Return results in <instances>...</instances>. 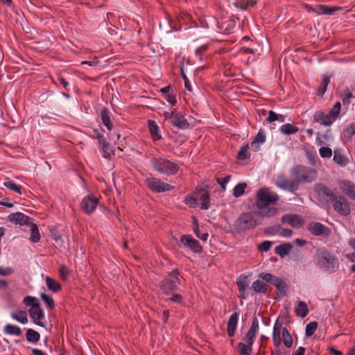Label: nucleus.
<instances>
[{
    "label": "nucleus",
    "instance_id": "obj_1",
    "mask_svg": "<svg viewBox=\"0 0 355 355\" xmlns=\"http://www.w3.org/2000/svg\"><path fill=\"white\" fill-rule=\"evenodd\" d=\"M293 179H288L285 175L282 174L277 177L276 186L291 193L297 195L295 192L300 188L301 183H311L318 178L317 171L311 167L304 165H296L291 171Z\"/></svg>",
    "mask_w": 355,
    "mask_h": 355
},
{
    "label": "nucleus",
    "instance_id": "obj_2",
    "mask_svg": "<svg viewBox=\"0 0 355 355\" xmlns=\"http://www.w3.org/2000/svg\"><path fill=\"white\" fill-rule=\"evenodd\" d=\"M279 196L271 191L268 187H261L256 193L255 206L258 211L256 214L261 218H270L277 215L278 208L270 207V205H276L279 200Z\"/></svg>",
    "mask_w": 355,
    "mask_h": 355
},
{
    "label": "nucleus",
    "instance_id": "obj_3",
    "mask_svg": "<svg viewBox=\"0 0 355 355\" xmlns=\"http://www.w3.org/2000/svg\"><path fill=\"white\" fill-rule=\"evenodd\" d=\"M150 162L155 171L168 176L176 174L180 168L177 163L163 157H153Z\"/></svg>",
    "mask_w": 355,
    "mask_h": 355
},
{
    "label": "nucleus",
    "instance_id": "obj_4",
    "mask_svg": "<svg viewBox=\"0 0 355 355\" xmlns=\"http://www.w3.org/2000/svg\"><path fill=\"white\" fill-rule=\"evenodd\" d=\"M257 211H250L242 213L235 220L234 226L236 232H241L251 229H254L258 223L256 216L259 214H256Z\"/></svg>",
    "mask_w": 355,
    "mask_h": 355
},
{
    "label": "nucleus",
    "instance_id": "obj_5",
    "mask_svg": "<svg viewBox=\"0 0 355 355\" xmlns=\"http://www.w3.org/2000/svg\"><path fill=\"white\" fill-rule=\"evenodd\" d=\"M179 277L180 272L178 268H175L168 272L159 284V288L162 293L165 295L173 294L180 285Z\"/></svg>",
    "mask_w": 355,
    "mask_h": 355
},
{
    "label": "nucleus",
    "instance_id": "obj_6",
    "mask_svg": "<svg viewBox=\"0 0 355 355\" xmlns=\"http://www.w3.org/2000/svg\"><path fill=\"white\" fill-rule=\"evenodd\" d=\"M341 108L340 102H336L329 113L323 111H317L314 115L313 119L315 122L320 123L324 126L331 125L338 117Z\"/></svg>",
    "mask_w": 355,
    "mask_h": 355
},
{
    "label": "nucleus",
    "instance_id": "obj_7",
    "mask_svg": "<svg viewBox=\"0 0 355 355\" xmlns=\"http://www.w3.org/2000/svg\"><path fill=\"white\" fill-rule=\"evenodd\" d=\"M318 265L320 268H323L325 271L330 273L335 271L336 265L338 263L336 262V257L334 254L329 252L322 250L317 254Z\"/></svg>",
    "mask_w": 355,
    "mask_h": 355
},
{
    "label": "nucleus",
    "instance_id": "obj_8",
    "mask_svg": "<svg viewBox=\"0 0 355 355\" xmlns=\"http://www.w3.org/2000/svg\"><path fill=\"white\" fill-rule=\"evenodd\" d=\"M314 191L316 194V198L321 203L329 204V202H333L338 196L329 187L322 183L315 184L314 185Z\"/></svg>",
    "mask_w": 355,
    "mask_h": 355
},
{
    "label": "nucleus",
    "instance_id": "obj_9",
    "mask_svg": "<svg viewBox=\"0 0 355 355\" xmlns=\"http://www.w3.org/2000/svg\"><path fill=\"white\" fill-rule=\"evenodd\" d=\"M144 182L147 187L155 193L171 191L175 189V187L163 182L159 178L154 177L146 178Z\"/></svg>",
    "mask_w": 355,
    "mask_h": 355
},
{
    "label": "nucleus",
    "instance_id": "obj_10",
    "mask_svg": "<svg viewBox=\"0 0 355 355\" xmlns=\"http://www.w3.org/2000/svg\"><path fill=\"white\" fill-rule=\"evenodd\" d=\"M178 246L180 248H189L194 253H200L203 249L199 241L194 239L190 234L182 235L178 243Z\"/></svg>",
    "mask_w": 355,
    "mask_h": 355
},
{
    "label": "nucleus",
    "instance_id": "obj_11",
    "mask_svg": "<svg viewBox=\"0 0 355 355\" xmlns=\"http://www.w3.org/2000/svg\"><path fill=\"white\" fill-rule=\"evenodd\" d=\"M333 207L339 215L347 216L351 213L350 205L347 199L343 196H338L333 202Z\"/></svg>",
    "mask_w": 355,
    "mask_h": 355
},
{
    "label": "nucleus",
    "instance_id": "obj_12",
    "mask_svg": "<svg viewBox=\"0 0 355 355\" xmlns=\"http://www.w3.org/2000/svg\"><path fill=\"white\" fill-rule=\"evenodd\" d=\"M306 230L316 236L328 237L331 233L329 227L320 222L315 221L310 222L306 226Z\"/></svg>",
    "mask_w": 355,
    "mask_h": 355
},
{
    "label": "nucleus",
    "instance_id": "obj_13",
    "mask_svg": "<svg viewBox=\"0 0 355 355\" xmlns=\"http://www.w3.org/2000/svg\"><path fill=\"white\" fill-rule=\"evenodd\" d=\"M99 200L94 194H89L83 198L80 202V208L86 214H92L96 209Z\"/></svg>",
    "mask_w": 355,
    "mask_h": 355
},
{
    "label": "nucleus",
    "instance_id": "obj_14",
    "mask_svg": "<svg viewBox=\"0 0 355 355\" xmlns=\"http://www.w3.org/2000/svg\"><path fill=\"white\" fill-rule=\"evenodd\" d=\"M208 186L205 185L204 187L197 186L195 189L194 193L200 195V200L201 201L202 209L207 210L209 208L210 204V194L207 190Z\"/></svg>",
    "mask_w": 355,
    "mask_h": 355
},
{
    "label": "nucleus",
    "instance_id": "obj_15",
    "mask_svg": "<svg viewBox=\"0 0 355 355\" xmlns=\"http://www.w3.org/2000/svg\"><path fill=\"white\" fill-rule=\"evenodd\" d=\"M282 222L290 225L293 228L299 229L304 225V220L300 215L286 214L282 216Z\"/></svg>",
    "mask_w": 355,
    "mask_h": 355
},
{
    "label": "nucleus",
    "instance_id": "obj_16",
    "mask_svg": "<svg viewBox=\"0 0 355 355\" xmlns=\"http://www.w3.org/2000/svg\"><path fill=\"white\" fill-rule=\"evenodd\" d=\"M8 220L15 225H29L33 223V219L24 214L17 211L8 215Z\"/></svg>",
    "mask_w": 355,
    "mask_h": 355
},
{
    "label": "nucleus",
    "instance_id": "obj_17",
    "mask_svg": "<svg viewBox=\"0 0 355 355\" xmlns=\"http://www.w3.org/2000/svg\"><path fill=\"white\" fill-rule=\"evenodd\" d=\"M29 314L35 324L42 327H44V322L40 321L44 318V313L43 310L40 308V305L38 306L37 308L31 309L29 310Z\"/></svg>",
    "mask_w": 355,
    "mask_h": 355
},
{
    "label": "nucleus",
    "instance_id": "obj_18",
    "mask_svg": "<svg viewBox=\"0 0 355 355\" xmlns=\"http://www.w3.org/2000/svg\"><path fill=\"white\" fill-rule=\"evenodd\" d=\"M239 313L238 312L233 313L227 322V335L232 338L235 335V331L237 327Z\"/></svg>",
    "mask_w": 355,
    "mask_h": 355
},
{
    "label": "nucleus",
    "instance_id": "obj_19",
    "mask_svg": "<svg viewBox=\"0 0 355 355\" xmlns=\"http://www.w3.org/2000/svg\"><path fill=\"white\" fill-rule=\"evenodd\" d=\"M236 286L239 293V297L241 299H245L247 297L245 291L249 286L248 282V277L245 275L239 276V277H238L236 279Z\"/></svg>",
    "mask_w": 355,
    "mask_h": 355
},
{
    "label": "nucleus",
    "instance_id": "obj_20",
    "mask_svg": "<svg viewBox=\"0 0 355 355\" xmlns=\"http://www.w3.org/2000/svg\"><path fill=\"white\" fill-rule=\"evenodd\" d=\"M173 121L171 123L174 127L178 128V129L187 130L189 128L190 124L188 121L184 118V116L179 113H176L175 117L173 118Z\"/></svg>",
    "mask_w": 355,
    "mask_h": 355
},
{
    "label": "nucleus",
    "instance_id": "obj_21",
    "mask_svg": "<svg viewBox=\"0 0 355 355\" xmlns=\"http://www.w3.org/2000/svg\"><path fill=\"white\" fill-rule=\"evenodd\" d=\"M112 113L110 110L107 107H103L100 112L101 119L104 125L107 128L108 130L113 129V123L111 121Z\"/></svg>",
    "mask_w": 355,
    "mask_h": 355
},
{
    "label": "nucleus",
    "instance_id": "obj_22",
    "mask_svg": "<svg viewBox=\"0 0 355 355\" xmlns=\"http://www.w3.org/2000/svg\"><path fill=\"white\" fill-rule=\"evenodd\" d=\"M338 8L336 7H331L325 5H316L314 8H311V10L318 15H332Z\"/></svg>",
    "mask_w": 355,
    "mask_h": 355
},
{
    "label": "nucleus",
    "instance_id": "obj_23",
    "mask_svg": "<svg viewBox=\"0 0 355 355\" xmlns=\"http://www.w3.org/2000/svg\"><path fill=\"white\" fill-rule=\"evenodd\" d=\"M148 125L152 139L153 141L160 140L162 139V135L157 123L155 121L148 120Z\"/></svg>",
    "mask_w": 355,
    "mask_h": 355
},
{
    "label": "nucleus",
    "instance_id": "obj_24",
    "mask_svg": "<svg viewBox=\"0 0 355 355\" xmlns=\"http://www.w3.org/2000/svg\"><path fill=\"white\" fill-rule=\"evenodd\" d=\"M276 288V293L279 297H284L286 295V292L288 289V286L284 280L279 277L277 281L273 284Z\"/></svg>",
    "mask_w": 355,
    "mask_h": 355
},
{
    "label": "nucleus",
    "instance_id": "obj_25",
    "mask_svg": "<svg viewBox=\"0 0 355 355\" xmlns=\"http://www.w3.org/2000/svg\"><path fill=\"white\" fill-rule=\"evenodd\" d=\"M268 284L260 279L254 281L250 288L254 293L262 294H266L268 292Z\"/></svg>",
    "mask_w": 355,
    "mask_h": 355
},
{
    "label": "nucleus",
    "instance_id": "obj_26",
    "mask_svg": "<svg viewBox=\"0 0 355 355\" xmlns=\"http://www.w3.org/2000/svg\"><path fill=\"white\" fill-rule=\"evenodd\" d=\"M293 246L290 243H284L275 247V252L281 258H284L289 254Z\"/></svg>",
    "mask_w": 355,
    "mask_h": 355
},
{
    "label": "nucleus",
    "instance_id": "obj_27",
    "mask_svg": "<svg viewBox=\"0 0 355 355\" xmlns=\"http://www.w3.org/2000/svg\"><path fill=\"white\" fill-rule=\"evenodd\" d=\"M279 131L285 135H290L297 133L299 128L293 123H285L281 126Z\"/></svg>",
    "mask_w": 355,
    "mask_h": 355
},
{
    "label": "nucleus",
    "instance_id": "obj_28",
    "mask_svg": "<svg viewBox=\"0 0 355 355\" xmlns=\"http://www.w3.org/2000/svg\"><path fill=\"white\" fill-rule=\"evenodd\" d=\"M295 312L297 316L305 318L309 314V309L306 303L300 301L295 307Z\"/></svg>",
    "mask_w": 355,
    "mask_h": 355
},
{
    "label": "nucleus",
    "instance_id": "obj_29",
    "mask_svg": "<svg viewBox=\"0 0 355 355\" xmlns=\"http://www.w3.org/2000/svg\"><path fill=\"white\" fill-rule=\"evenodd\" d=\"M46 284L48 289L54 293H58L62 289L60 284L50 277H46Z\"/></svg>",
    "mask_w": 355,
    "mask_h": 355
},
{
    "label": "nucleus",
    "instance_id": "obj_30",
    "mask_svg": "<svg viewBox=\"0 0 355 355\" xmlns=\"http://www.w3.org/2000/svg\"><path fill=\"white\" fill-rule=\"evenodd\" d=\"M282 342L287 348H291L293 346V338L286 327L282 328Z\"/></svg>",
    "mask_w": 355,
    "mask_h": 355
},
{
    "label": "nucleus",
    "instance_id": "obj_31",
    "mask_svg": "<svg viewBox=\"0 0 355 355\" xmlns=\"http://www.w3.org/2000/svg\"><path fill=\"white\" fill-rule=\"evenodd\" d=\"M333 160L341 166H345L348 163L347 158L343 155L339 150H334Z\"/></svg>",
    "mask_w": 355,
    "mask_h": 355
},
{
    "label": "nucleus",
    "instance_id": "obj_32",
    "mask_svg": "<svg viewBox=\"0 0 355 355\" xmlns=\"http://www.w3.org/2000/svg\"><path fill=\"white\" fill-rule=\"evenodd\" d=\"M28 226L31 227V241L33 243L39 242L40 239V235L37 225L33 222V223L29 224Z\"/></svg>",
    "mask_w": 355,
    "mask_h": 355
},
{
    "label": "nucleus",
    "instance_id": "obj_33",
    "mask_svg": "<svg viewBox=\"0 0 355 355\" xmlns=\"http://www.w3.org/2000/svg\"><path fill=\"white\" fill-rule=\"evenodd\" d=\"M26 340L32 343H37L40 339V334L34 329H28L26 334Z\"/></svg>",
    "mask_w": 355,
    "mask_h": 355
},
{
    "label": "nucleus",
    "instance_id": "obj_34",
    "mask_svg": "<svg viewBox=\"0 0 355 355\" xmlns=\"http://www.w3.org/2000/svg\"><path fill=\"white\" fill-rule=\"evenodd\" d=\"M3 331L6 334L9 335L20 336L21 334L20 327L11 324H6L3 328Z\"/></svg>",
    "mask_w": 355,
    "mask_h": 355
},
{
    "label": "nucleus",
    "instance_id": "obj_35",
    "mask_svg": "<svg viewBox=\"0 0 355 355\" xmlns=\"http://www.w3.org/2000/svg\"><path fill=\"white\" fill-rule=\"evenodd\" d=\"M247 188V184L245 182H240L237 184L233 189V195L235 198L242 196L245 193V189Z\"/></svg>",
    "mask_w": 355,
    "mask_h": 355
},
{
    "label": "nucleus",
    "instance_id": "obj_36",
    "mask_svg": "<svg viewBox=\"0 0 355 355\" xmlns=\"http://www.w3.org/2000/svg\"><path fill=\"white\" fill-rule=\"evenodd\" d=\"M11 317L21 324L28 322L27 314L24 311H19L17 313H12Z\"/></svg>",
    "mask_w": 355,
    "mask_h": 355
},
{
    "label": "nucleus",
    "instance_id": "obj_37",
    "mask_svg": "<svg viewBox=\"0 0 355 355\" xmlns=\"http://www.w3.org/2000/svg\"><path fill=\"white\" fill-rule=\"evenodd\" d=\"M259 277L263 281L272 285L275 283V282L277 281V279L279 278V277H277L268 272H261L259 274Z\"/></svg>",
    "mask_w": 355,
    "mask_h": 355
},
{
    "label": "nucleus",
    "instance_id": "obj_38",
    "mask_svg": "<svg viewBox=\"0 0 355 355\" xmlns=\"http://www.w3.org/2000/svg\"><path fill=\"white\" fill-rule=\"evenodd\" d=\"M355 96L349 89H345L341 94V100L344 106H347L352 103V100Z\"/></svg>",
    "mask_w": 355,
    "mask_h": 355
},
{
    "label": "nucleus",
    "instance_id": "obj_39",
    "mask_svg": "<svg viewBox=\"0 0 355 355\" xmlns=\"http://www.w3.org/2000/svg\"><path fill=\"white\" fill-rule=\"evenodd\" d=\"M248 149L249 146L248 144L242 146L237 154L236 158L239 160H245L247 159H250V153L248 152Z\"/></svg>",
    "mask_w": 355,
    "mask_h": 355
},
{
    "label": "nucleus",
    "instance_id": "obj_40",
    "mask_svg": "<svg viewBox=\"0 0 355 355\" xmlns=\"http://www.w3.org/2000/svg\"><path fill=\"white\" fill-rule=\"evenodd\" d=\"M40 297L49 309L53 310L55 308V302L51 296L45 293H42Z\"/></svg>",
    "mask_w": 355,
    "mask_h": 355
},
{
    "label": "nucleus",
    "instance_id": "obj_41",
    "mask_svg": "<svg viewBox=\"0 0 355 355\" xmlns=\"http://www.w3.org/2000/svg\"><path fill=\"white\" fill-rule=\"evenodd\" d=\"M3 185L8 189L14 191L19 194H21V186L17 184L14 182L8 180L3 182Z\"/></svg>",
    "mask_w": 355,
    "mask_h": 355
},
{
    "label": "nucleus",
    "instance_id": "obj_42",
    "mask_svg": "<svg viewBox=\"0 0 355 355\" xmlns=\"http://www.w3.org/2000/svg\"><path fill=\"white\" fill-rule=\"evenodd\" d=\"M266 141V135L263 129H260L251 143V147L253 148L257 143L263 144Z\"/></svg>",
    "mask_w": 355,
    "mask_h": 355
},
{
    "label": "nucleus",
    "instance_id": "obj_43",
    "mask_svg": "<svg viewBox=\"0 0 355 355\" xmlns=\"http://www.w3.org/2000/svg\"><path fill=\"white\" fill-rule=\"evenodd\" d=\"M24 303L26 306H31V309L37 308L38 306L40 305L38 302V300L36 297L32 296H26V297H24Z\"/></svg>",
    "mask_w": 355,
    "mask_h": 355
},
{
    "label": "nucleus",
    "instance_id": "obj_44",
    "mask_svg": "<svg viewBox=\"0 0 355 355\" xmlns=\"http://www.w3.org/2000/svg\"><path fill=\"white\" fill-rule=\"evenodd\" d=\"M239 349L240 355H250L252 351V346L245 344L243 343H239L238 344Z\"/></svg>",
    "mask_w": 355,
    "mask_h": 355
},
{
    "label": "nucleus",
    "instance_id": "obj_45",
    "mask_svg": "<svg viewBox=\"0 0 355 355\" xmlns=\"http://www.w3.org/2000/svg\"><path fill=\"white\" fill-rule=\"evenodd\" d=\"M101 147L103 152V157L106 159H110L111 154L114 153V150L112 146L108 142H106L104 144L101 145Z\"/></svg>",
    "mask_w": 355,
    "mask_h": 355
},
{
    "label": "nucleus",
    "instance_id": "obj_46",
    "mask_svg": "<svg viewBox=\"0 0 355 355\" xmlns=\"http://www.w3.org/2000/svg\"><path fill=\"white\" fill-rule=\"evenodd\" d=\"M193 232L196 236L203 241H206L208 239L209 234L207 232L200 234V229L196 218H195V223L193 225Z\"/></svg>",
    "mask_w": 355,
    "mask_h": 355
},
{
    "label": "nucleus",
    "instance_id": "obj_47",
    "mask_svg": "<svg viewBox=\"0 0 355 355\" xmlns=\"http://www.w3.org/2000/svg\"><path fill=\"white\" fill-rule=\"evenodd\" d=\"M318 327V322L315 321L309 323L306 327V336L309 337L313 335Z\"/></svg>",
    "mask_w": 355,
    "mask_h": 355
},
{
    "label": "nucleus",
    "instance_id": "obj_48",
    "mask_svg": "<svg viewBox=\"0 0 355 355\" xmlns=\"http://www.w3.org/2000/svg\"><path fill=\"white\" fill-rule=\"evenodd\" d=\"M259 0H242L240 4V8L242 10H247L249 7H254Z\"/></svg>",
    "mask_w": 355,
    "mask_h": 355
},
{
    "label": "nucleus",
    "instance_id": "obj_49",
    "mask_svg": "<svg viewBox=\"0 0 355 355\" xmlns=\"http://www.w3.org/2000/svg\"><path fill=\"white\" fill-rule=\"evenodd\" d=\"M272 340L275 347H279L282 342V338H281V331L273 330L272 332Z\"/></svg>",
    "mask_w": 355,
    "mask_h": 355
},
{
    "label": "nucleus",
    "instance_id": "obj_50",
    "mask_svg": "<svg viewBox=\"0 0 355 355\" xmlns=\"http://www.w3.org/2000/svg\"><path fill=\"white\" fill-rule=\"evenodd\" d=\"M319 153L322 158H330L332 156V150L329 147H321Z\"/></svg>",
    "mask_w": 355,
    "mask_h": 355
},
{
    "label": "nucleus",
    "instance_id": "obj_51",
    "mask_svg": "<svg viewBox=\"0 0 355 355\" xmlns=\"http://www.w3.org/2000/svg\"><path fill=\"white\" fill-rule=\"evenodd\" d=\"M163 97L172 105L174 106L177 103L176 96L173 92L165 94Z\"/></svg>",
    "mask_w": 355,
    "mask_h": 355
},
{
    "label": "nucleus",
    "instance_id": "obj_52",
    "mask_svg": "<svg viewBox=\"0 0 355 355\" xmlns=\"http://www.w3.org/2000/svg\"><path fill=\"white\" fill-rule=\"evenodd\" d=\"M248 331L254 333L257 335L259 331V320L256 317V313H254V315L252 322V325L248 330Z\"/></svg>",
    "mask_w": 355,
    "mask_h": 355
},
{
    "label": "nucleus",
    "instance_id": "obj_53",
    "mask_svg": "<svg viewBox=\"0 0 355 355\" xmlns=\"http://www.w3.org/2000/svg\"><path fill=\"white\" fill-rule=\"evenodd\" d=\"M184 203L190 207H195L197 205L198 200L196 198L191 196H187L184 199Z\"/></svg>",
    "mask_w": 355,
    "mask_h": 355
},
{
    "label": "nucleus",
    "instance_id": "obj_54",
    "mask_svg": "<svg viewBox=\"0 0 355 355\" xmlns=\"http://www.w3.org/2000/svg\"><path fill=\"white\" fill-rule=\"evenodd\" d=\"M256 336L257 334L248 331L245 336V340L247 342V345L252 346Z\"/></svg>",
    "mask_w": 355,
    "mask_h": 355
},
{
    "label": "nucleus",
    "instance_id": "obj_55",
    "mask_svg": "<svg viewBox=\"0 0 355 355\" xmlns=\"http://www.w3.org/2000/svg\"><path fill=\"white\" fill-rule=\"evenodd\" d=\"M59 273H60V277L63 280H66L67 277L69 275V270L66 266L63 265V266H60V268L59 269Z\"/></svg>",
    "mask_w": 355,
    "mask_h": 355
},
{
    "label": "nucleus",
    "instance_id": "obj_56",
    "mask_svg": "<svg viewBox=\"0 0 355 355\" xmlns=\"http://www.w3.org/2000/svg\"><path fill=\"white\" fill-rule=\"evenodd\" d=\"M293 234V230L288 228L279 227V235L283 237H291Z\"/></svg>",
    "mask_w": 355,
    "mask_h": 355
},
{
    "label": "nucleus",
    "instance_id": "obj_57",
    "mask_svg": "<svg viewBox=\"0 0 355 355\" xmlns=\"http://www.w3.org/2000/svg\"><path fill=\"white\" fill-rule=\"evenodd\" d=\"M345 193L350 199L355 200V185L348 186Z\"/></svg>",
    "mask_w": 355,
    "mask_h": 355
},
{
    "label": "nucleus",
    "instance_id": "obj_58",
    "mask_svg": "<svg viewBox=\"0 0 355 355\" xmlns=\"http://www.w3.org/2000/svg\"><path fill=\"white\" fill-rule=\"evenodd\" d=\"M272 246V242L264 241L259 245V250L263 252H268Z\"/></svg>",
    "mask_w": 355,
    "mask_h": 355
},
{
    "label": "nucleus",
    "instance_id": "obj_59",
    "mask_svg": "<svg viewBox=\"0 0 355 355\" xmlns=\"http://www.w3.org/2000/svg\"><path fill=\"white\" fill-rule=\"evenodd\" d=\"M230 178H231L230 175H226L225 177H224L223 178H217L216 179L217 182L220 185V187L223 191L225 190L226 184L230 181Z\"/></svg>",
    "mask_w": 355,
    "mask_h": 355
},
{
    "label": "nucleus",
    "instance_id": "obj_60",
    "mask_svg": "<svg viewBox=\"0 0 355 355\" xmlns=\"http://www.w3.org/2000/svg\"><path fill=\"white\" fill-rule=\"evenodd\" d=\"M181 76H182V79L184 80L185 88L188 91L191 92L192 90L191 85L190 84V82H189L187 76H186V74L184 72L183 67L181 68Z\"/></svg>",
    "mask_w": 355,
    "mask_h": 355
},
{
    "label": "nucleus",
    "instance_id": "obj_61",
    "mask_svg": "<svg viewBox=\"0 0 355 355\" xmlns=\"http://www.w3.org/2000/svg\"><path fill=\"white\" fill-rule=\"evenodd\" d=\"M14 272V270L10 267L3 268L0 266V275L1 276H8Z\"/></svg>",
    "mask_w": 355,
    "mask_h": 355
},
{
    "label": "nucleus",
    "instance_id": "obj_62",
    "mask_svg": "<svg viewBox=\"0 0 355 355\" xmlns=\"http://www.w3.org/2000/svg\"><path fill=\"white\" fill-rule=\"evenodd\" d=\"M275 121H277V114L272 110L268 112V116L266 119V122L271 123Z\"/></svg>",
    "mask_w": 355,
    "mask_h": 355
},
{
    "label": "nucleus",
    "instance_id": "obj_63",
    "mask_svg": "<svg viewBox=\"0 0 355 355\" xmlns=\"http://www.w3.org/2000/svg\"><path fill=\"white\" fill-rule=\"evenodd\" d=\"M0 205L8 208L13 207V204L10 202V200L8 198L3 196H0Z\"/></svg>",
    "mask_w": 355,
    "mask_h": 355
},
{
    "label": "nucleus",
    "instance_id": "obj_64",
    "mask_svg": "<svg viewBox=\"0 0 355 355\" xmlns=\"http://www.w3.org/2000/svg\"><path fill=\"white\" fill-rule=\"evenodd\" d=\"M169 300L173 302H176L179 304H182L183 302V297L180 294L176 293L173 294L170 298Z\"/></svg>",
    "mask_w": 355,
    "mask_h": 355
}]
</instances>
